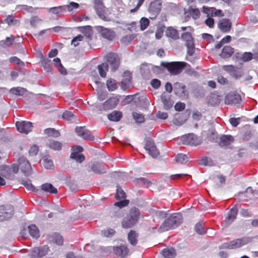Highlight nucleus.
<instances>
[{"label": "nucleus", "instance_id": "nucleus-50", "mask_svg": "<svg viewBox=\"0 0 258 258\" xmlns=\"http://www.w3.org/2000/svg\"><path fill=\"white\" fill-rule=\"evenodd\" d=\"M135 38V36L134 34L126 35L123 36L120 40L122 44L127 45L131 42V41Z\"/></svg>", "mask_w": 258, "mask_h": 258}, {"label": "nucleus", "instance_id": "nucleus-49", "mask_svg": "<svg viewBox=\"0 0 258 258\" xmlns=\"http://www.w3.org/2000/svg\"><path fill=\"white\" fill-rule=\"evenodd\" d=\"M5 22L9 26L15 25L19 22V21L15 19L13 16L9 15L5 19Z\"/></svg>", "mask_w": 258, "mask_h": 258}, {"label": "nucleus", "instance_id": "nucleus-13", "mask_svg": "<svg viewBox=\"0 0 258 258\" xmlns=\"http://www.w3.org/2000/svg\"><path fill=\"white\" fill-rule=\"evenodd\" d=\"M48 250V247L44 245L42 247L33 248L29 254L30 258H40L45 255Z\"/></svg>", "mask_w": 258, "mask_h": 258}, {"label": "nucleus", "instance_id": "nucleus-55", "mask_svg": "<svg viewBox=\"0 0 258 258\" xmlns=\"http://www.w3.org/2000/svg\"><path fill=\"white\" fill-rule=\"evenodd\" d=\"M200 164L204 166H210L213 165V163L212 159L208 157H204L200 161Z\"/></svg>", "mask_w": 258, "mask_h": 258}, {"label": "nucleus", "instance_id": "nucleus-29", "mask_svg": "<svg viewBox=\"0 0 258 258\" xmlns=\"http://www.w3.org/2000/svg\"><path fill=\"white\" fill-rule=\"evenodd\" d=\"M161 99L164 104V108L165 109H169L172 106V101L171 100L169 96L165 93L162 94L161 96Z\"/></svg>", "mask_w": 258, "mask_h": 258}, {"label": "nucleus", "instance_id": "nucleus-58", "mask_svg": "<svg viewBox=\"0 0 258 258\" xmlns=\"http://www.w3.org/2000/svg\"><path fill=\"white\" fill-rule=\"evenodd\" d=\"M64 7H66L68 9V11L71 12L74 9H78L79 7V5L75 2H71L70 4L68 5L64 6Z\"/></svg>", "mask_w": 258, "mask_h": 258}, {"label": "nucleus", "instance_id": "nucleus-5", "mask_svg": "<svg viewBox=\"0 0 258 258\" xmlns=\"http://www.w3.org/2000/svg\"><path fill=\"white\" fill-rule=\"evenodd\" d=\"M233 59L236 61H242L243 62H246L252 60L257 62L258 61V49L253 50L252 52H236L233 55Z\"/></svg>", "mask_w": 258, "mask_h": 258}, {"label": "nucleus", "instance_id": "nucleus-37", "mask_svg": "<svg viewBox=\"0 0 258 258\" xmlns=\"http://www.w3.org/2000/svg\"><path fill=\"white\" fill-rule=\"evenodd\" d=\"M162 254L165 258H173L176 254L175 250L173 248L164 249L162 250Z\"/></svg>", "mask_w": 258, "mask_h": 258}, {"label": "nucleus", "instance_id": "nucleus-53", "mask_svg": "<svg viewBox=\"0 0 258 258\" xmlns=\"http://www.w3.org/2000/svg\"><path fill=\"white\" fill-rule=\"evenodd\" d=\"M100 76L102 78H105L106 72L108 70V66H98Z\"/></svg>", "mask_w": 258, "mask_h": 258}, {"label": "nucleus", "instance_id": "nucleus-59", "mask_svg": "<svg viewBox=\"0 0 258 258\" xmlns=\"http://www.w3.org/2000/svg\"><path fill=\"white\" fill-rule=\"evenodd\" d=\"M39 56L40 59V62L42 64H49L51 60L45 57L41 51L39 52Z\"/></svg>", "mask_w": 258, "mask_h": 258}, {"label": "nucleus", "instance_id": "nucleus-17", "mask_svg": "<svg viewBox=\"0 0 258 258\" xmlns=\"http://www.w3.org/2000/svg\"><path fill=\"white\" fill-rule=\"evenodd\" d=\"M120 60L118 55L113 52H109L104 57L106 64H119Z\"/></svg>", "mask_w": 258, "mask_h": 258}, {"label": "nucleus", "instance_id": "nucleus-6", "mask_svg": "<svg viewBox=\"0 0 258 258\" xmlns=\"http://www.w3.org/2000/svg\"><path fill=\"white\" fill-rule=\"evenodd\" d=\"M252 240L250 237H243L233 240L229 242L223 243L220 246V249H235L241 247Z\"/></svg>", "mask_w": 258, "mask_h": 258}, {"label": "nucleus", "instance_id": "nucleus-45", "mask_svg": "<svg viewBox=\"0 0 258 258\" xmlns=\"http://www.w3.org/2000/svg\"><path fill=\"white\" fill-rule=\"evenodd\" d=\"M21 183L23 184L28 189L31 190L34 192L38 191V189L35 188L31 183L30 180H22Z\"/></svg>", "mask_w": 258, "mask_h": 258}, {"label": "nucleus", "instance_id": "nucleus-8", "mask_svg": "<svg viewBox=\"0 0 258 258\" xmlns=\"http://www.w3.org/2000/svg\"><path fill=\"white\" fill-rule=\"evenodd\" d=\"M14 213V208L11 206H0V222L11 219Z\"/></svg>", "mask_w": 258, "mask_h": 258}, {"label": "nucleus", "instance_id": "nucleus-39", "mask_svg": "<svg viewBox=\"0 0 258 258\" xmlns=\"http://www.w3.org/2000/svg\"><path fill=\"white\" fill-rule=\"evenodd\" d=\"M28 230L31 236L34 238L39 237V230L35 225H31L28 227Z\"/></svg>", "mask_w": 258, "mask_h": 258}, {"label": "nucleus", "instance_id": "nucleus-14", "mask_svg": "<svg viewBox=\"0 0 258 258\" xmlns=\"http://www.w3.org/2000/svg\"><path fill=\"white\" fill-rule=\"evenodd\" d=\"M75 132L78 136L84 139L90 141L95 140L94 137L91 135L90 132L85 126H77L75 128Z\"/></svg>", "mask_w": 258, "mask_h": 258}, {"label": "nucleus", "instance_id": "nucleus-3", "mask_svg": "<svg viewBox=\"0 0 258 258\" xmlns=\"http://www.w3.org/2000/svg\"><path fill=\"white\" fill-rule=\"evenodd\" d=\"M186 66H154L152 70L154 73L157 75H165L166 72L170 73L172 75H176L180 74Z\"/></svg>", "mask_w": 258, "mask_h": 258}, {"label": "nucleus", "instance_id": "nucleus-2", "mask_svg": "<svg viewBox=\"0 0 258 258\" xmlns=\"http://www.w3.org/2000/svg\"><path fill=\"white\" fill-rule=\"evenodd\" d=\"M182 222V216L180 213L171 215L161 225L158 231L163 232L177 227Z\"/></svg>", "mask_w": 258, "mask_h": 258}, {"label": "nucleus", "instance_id": "nucleus-1", "mask_svg": "<svg viewBox=\"0 0 258 258\" xmlns=\"http://www.w3.org/2000/svg\"><path fill=\"white\" fill-rule=\"evenodd\" d=\"M181 30L185 31L181 35V39L184 42L187 47V56L186 58L191 63L195 62L196 57L193 56L195 51L194 39L192 34L195 31L194 28L190 26L181 27Z\"/></svg>", "mask_w": 258, "mask_h": 258}, {"label": "nucleus", "instance_id": "nucleus-61", "mask_svg": "<svg viewBox=\"0 0 258 258\" xmlns=\"http://www.w3.org/2000/svg\"><path fill=\"white\" fill-rule=\"evenodd\" d=\"M83 38L84 37L82 35H78L72 39L71 44L73 45L74 46H77L79 45L78 42L82 41Z\"/></svg>", "mask_w": 258, "mask_h": 258}, {"label": "nucleus", "instance_id": "nucleus-48", "mask_svg": "<svg viewBox=\"0 0 258 258\" xmlns=\"http://www.w3.org/2000/svg\"><path fill=\"white\" fill-rule=\"evenodd\" d=\"M150 23V21L148 19L143 17L140 21V29L143 31L147 28Z\"/></svg>", "mask_w": 258, "mask_h": 258}, {"label": "nucleus", "instance_id": "nucleus-42", "mask_svg": "<svg viewBox=\"0 0 258 258\" xmlns=\"http://www.w3.org/2000/svg\"><path fill=\"white\" fill-rule=\"evenodd\" d=\"M174 160L177 163L183 164L188 161V158L185 154H178Z\"/></svg>", "mask_w": 258, "mask_h": 258}, {"label": "nucleus", "instance_id": "nucleus-40", "mask_svg": "<svg viewBox=\"0 0 258 258\" xmlns=\"http://www.w3.org/2000/svg\"><path fill=\"white\" fill-rule=\"evenodd\" d=\"M44 133L48 136L54 138L58 137L60 135L59 132L53 128H46L44 130Z\"/></svg>", "mask_w": 258, "mask_h": 258}, {"label": "nucleus", "instance_id": "nucleus-46", "mask_svg": "<svg viewBox=\"0 0 258 258\" xmlns=\"http://www.w3.org/2000/svg\"><path fill=\"white\" fill-rule=\"evenodd\" d=\"M188 13L195 20L198 19L200 16V12L197 8H192L190 7L188 9Z\"/></svg>", "mask_w": 258, "mask_h": 258}, {"label": "nucleus", "instance_id": "nucleus-33", "mask_svg": "<svg viewBox=\"0 0 258 258\" xmlns=\"http://www.w3.org/2000/svg\"><path fill=\"white\" fill-rule=\"evenodd\" d=\"M138 233L134 230H131L128 233L127 238L129 242L132 245H136L138 243Z\"/></svg>", "mask_w": 258, "mask_h": 258}, {"label": "nucleus", "instance_id": "nucleus-60", "mask_svg": "<svg viewBox=\"0 0 258 258\" xmlns=\"http://www.w3.org/2000/svg\"><path fill=\"white\" fill-rule=\"evenodd\" d=\"M21 8L25 11L26 12L30 13H35V11L36 10H37L38 8H33L31 6H28L27 5H22L21 6Z\"/></svg>", "mask_w": 258, "mask_h": 258}, {"label": "nucleus", "instance_id": "nucleus-21", "mask_svg": "<svg viewBox=\"0 0 258 258\" xmlns=\"http://www.w3.org/2000/svg\"><path fill=\"white\" fill-rule=\"evenodd\" d=\"M223 69L236 79L240 78L242 74L241 69L236 66H224Z\"/></svg>", "mask_w": 258, "mask_h": 258}, {"label": "nucleus", "instance_id": "nucleus-34", "mask_svg": "<svg viewBox=\"0 0 258 258\" xmlns=\"http://www.w3.org/2000/svg\"><path fill=\"white\" fill-rule=\"evenodd\" d=\"M15 39V37L13 35L7 37L5 40L0 41V46L2 47H6L11 46Z\"/></svg>", "mask_w": 258, "mask_h": 258}, {"label": "nucleus", "instance_id": "nucleus-22", "mask_svg": "<svg viewBox=\"0 0 258 258\" xmlns=\"http://www.w3.org/2000/svg\"><path fill=\"white\" fill-rule=\"evenodd\" d=\"M132 74L130 71H125L122 75V80L121 82V88L125 90L129 87L131 83Z\"/></svg>", "mask_w": 258, "mask_h": 258}, {"label": "nucleus", "instance_id": "nucleus-30", "mask_svg": "<svg viewBox=\"0 0 258 258\" xmlns=\"http://www.w3.org/2000/svg\"><path fill=\"white\" fill-rule=\"evenodd\" d=\"M40 188L42 191L49 194H56L57 192V189L51 183L42 184Z\"/></svg>", "mask_w": 258, "mask_h": 258}, {"label": "nucleus", "instance_id": "nucleus-31", "mask_svg": "<svg viewBox=\"0 0 258 258\" xmlns=\"http://www.w3.org/2000/svg\"><path fill=\"white\" fill-rule=\"evenodd\" d=\"M113 249L115 254L118 256H125L128 253V249L124 245L114 247Z\"/></svg>", "mask_w": 258, "mask_h": 258}, {"label": "nucleus", "instance_id": "nucleus-64", "mask_svg": "<svg viewBox=\"0 0 258 258\" xmlns=\"http://www.w3.org/2000/svg\"><path fill=\"white\" fill-rule=\"evenodd\" d=\"M129 204V201L127 200H122L118 202H116L114 204V206L118 207L119 208L124 207L128 205Z\"/></svg>", "mask_w": 258, "mask_h": 258}, {"label": "nucleus", "instance_id": "nucleus-27", "mask_svg": "<svg viewBox=\"0 0 258 258\" xmlns=\"http://www.w3.org/2000/svg\"><path fill=\"white\" fill-rule=\"evenodd\" d=\"M234 139L230 135H222L219 139V145L221 147H225L230 145L233 142Z\"/></svg>", "mask_w": 258, "mask_h": 258}, {"label": "nucleus", "instance_id": "nucleus-32", "mask_svg": "<svg viewBox=\"0 0 258 258\" xmlns=\"http://www.w3.org/2000/svg\"><path fill=\"white\" fill-rule=\"evenodd\" d=\"M122 117V113L121 112L114 110L107 115L109 120L112 121H118Z\"/></svg>", "mask_w": 258, "mask_h": 258}, {"label": "nucleus", "instance_id": "nucleus-26", "mask_svg": "<svg viewBox=\"0 0 258 258\" xmlns=\"http://www.w3.org/2000/svg\"><path fill=\"white\" fill-rule=\"evenodd\" d=\"M119 100L116 98H110L106 100L103 104L104 110H109L115 108L118 103Z\"/></svg>", "mask_w": 258, "mask_h": 258}, {"label": "nucleus", "instance_id": "nucleus-44", "mask_svg": "<svg viewBox=\"0 0 258 258\" xmlns=\"http://www.w3.org/2000/svg\"><path fill=\"white\" fill-rule=\"evenodd\" d=\"M48 146L50 148L54 150H59L62 147V144L58 141H50L49 143H48Z\"/></svg>", "mask_w": 258, "mask_h": 258}, {"label": "nucleus", "instance_id": "nucleus-62", "mask_svg": "<svg viewBox=\"0 0 258 258\" xmlns=\"http://www.w3.org/2000/svg\"><path fill=\"white\" fill-rule=\"evenodd\" d=\"M108 93L106 91L99 90L97 92L98 99L100 101L105 100L107 97Z\"/></svg>", "mask_w": 258, "mask_h": 258}, {"label": "nucleus", "instance_id": "nucleus-52", "mask_svg": "<svg viewBox=\"0 0 258 258\" xmlns=\"http://www.w3.org/2000/svg\"><path fill=\"white\" fill-rule=\"evenodd\" d=\"M141 73L143 77L145 78H148L150 76V69L148 68V66H142L140 68Z\"/></svg>", "mask_w": 258, "mask_h": 258}, {"label": "nucleus", "instance_id": "nucleus-9", "mask_svg": "<svg viewBox=\"0 0 258 258\" xmlns=\"http://www.w3.org/2000/svg\"><path fill=\"white\" fill-rule=\"evenodd\" d=\"M180 141L183 145H190L197 146L202 142L201 138L197 137L193 134H189L183 136L180 138Z\"/></svg>", "mask_w": 258, "mask_h": 258}, {"label": "nucleus", "instance_id": "nucleus-20", "mask_svg": "<svg viewBox=\"0 0 258 258\" xmlns=\"http://www.w3.org/2000/svg\"><path fill=\"white\" fill-rule=\"evenodd\" d=\"M162 8V4L159 0H156L150 3L149 12L155 17L159 14Z\"/></svg>", "mask_w": 258, "mask_h": 258}, {"label": "nucleus", "instance_id": "nucleus-18", "mask_svg": "<svg viewBox=\"0 0 258 258\" xmlns=\"http://www.w3.org/2000/svg\"><path fill=\"white\" fill-rule=\"evenodd\" d=\"M105 164L98 162H91L89 165L90 168L89 171H92L96 174H103L105 173Z\"/></svg>", "mask_w": 258, "mask_h": 258}, {"label": "nucleus", "instance_id": "nucleus-54", "mask_svg": "<svg viewBox=\"0 0 258 258\" xmlns=\"http://www.w3.org/2000/svg\"><path fill=\"white\" fill-rule=\"evenodd\" d=\"M165 26L161 25L157 27V29L155 32V37L157 39H161L163 35L164 31Z\"/></svg>", "mask_w": 258, "mask_h": 258}, {"label": "nucleus", "instance_id": "nucleus-38", "mask_svg": "<svg viewBox=\"0 0 258 258\" xmlns=\"http://www.w3.org/2000/svg\"><path fill=\"white\" fill-rule=\"evenodd\" d=\"M106 86L109 91H113L117 88V85L115 80L110 79L106 82Z\"/></svg>", "mask_w": 258, "mask_h": 258}, {"label": "nucleus", "instance_id": "nucleus-19", "mask_svg": "<svg viewBox=\"0 0 258 258\" xmlns=\"http://www.w3.org/2000/svg\"><path fill=\"white\" fill-rule=\"evenodd\" d=\"M174 91L176 95L182 98H186L188 93L186 91V87L181 83L177 82L174 84Z\"/></svg>", "mask_w": 258, "mask_h": 258}, {"label": "nucleus", "instance_id": "nucleus-23", "mask_svg": "<svg viewBox=\"0 0 258 258\" xmlns=\"http://www.w3.org/2000/svg\"><path fill=\"white\" fill-rule=\"evenodd\" d=\"M234 53V49L229 45L224 46L222 49L221 53L219 54L221 58L223 59H227L230 58Z\"/></svg>", "mask_w": 258, "mask_h": 258}, {"label": "nucleus", "instance_id": "nucleus-4", "mask_svg": "<svg viewBox=\"0 0 258 258\" xmlns=\"http://www.w3.org/2000/svg\"><path fill=\"white\" fill-rule=\"evenodd\" d=\"M139 216V211L135 208H132L129 213L123 219L121 225L124 228H130L137 223Z\"/></svg>", "mask_w": 258, "mask_h": 258}, {"label": "nucleus", "instance_id": "nucleus-7", "mask_svg": "<svg viewBox=\"0 0 258 258\" xmlns=\"http://www.w3.org/2000/svg\"><path fill=\"white\" fill-rule=\"evenodd\" d=\"M94 9L98 16L102 20L106 22L111 20L110 13L104 6L102 0H94Z\"/></svg>", "mask_w": 258, "mask_h": 258}, {"label": "nucleus", "instance_id": "nucleus-25", "mask_svg": "<svg viewBox=\"0 0 258 258\" xmlns=\"http://www.w3.org/2000/svg\"><path fill=\"white\" fill-rule=\"evenodd\" d=\"M231 22L228 19L221 20L219 24V28L223 32H229L231 28Z\"/></svg>", "mask_w": 258, "mask_h": 258}, {"label": "nucleus", "instance_id": "nucleus-10", "mask_svg": "<svg viewBox=\"0 0 258 258\" xmlns=\"http://www.w3.org/2000/svg\"><path fill=\"white\" fill-rule=\"evenodd\" d=\"M18 161L22 172L26 176L30 175L32 172V169L27 159L24 156H21L18 159Z\"/></svg>", "mask_w": 258, "mask_h": 258}, {"label": "nucleus", "instance_id": "nucleus-12", "mask_svg": "<svg viewBox=\"0 0 258 258\" xmlns=\"http://www.w3.org/2000/svg\"><path fill=\"white\" fill-rule=\"evenodd\" d=\"M16 126L19 132L26 134L31 132L33 127L32 123L30 121H17Z\"/></svg>", "mask_w": 258, "mask_h": 258}, {"label": "nucleus", "instance_id": "nucleus-11", "mask_svg": "<svg viewBox=\"0 0 258 258\" xmlns=\"http://www.w3.org/2000/svg\"><path fill=\"white\" fill-rule=\"evenodd\" d=\"M95 29L103 38L108 40H112L115 37V32L111 29L101 26H95Z\"/></svg>", "mask_w": 258, "mask_h": 258}, {"label": "nucleus", "instance_id": "nucleus-28", "mask_svg": "<svg viewBox=\"0 0 258 258\" xmlns=\"http://www.w3.org/2000/svg\"><path fill=\"white\" fill-rule=\"evenodd\" d=\"M238 212V209L236 206L233 207L228 213V216L226 218V222L230 224L236 219Z\"/></svg>", "mask_w": 258, "mask_h": 258}, {"label": "nucleus", "instance_id": "nucleus-56", "mask_svg": "<svg viewBox=\"0 0 258 258\" xmlns=\"http://www.w3.org/2000/svg\"><path fill=\"white\" fill-rule=\"evenodd\" d=\"M168 213L162 211H156L154 213V217L157 219H163L166 217Z\"/></svg>", "mask_w": 258, "mask_h": 258}, {"label": "nucleus", "instance_id": "nucleus-24", "mask_svg": "<svg viewBox=\"0 0 258 258\" xmlns=\"http://www.w3.org/2000/svg\"><path fill=\"white\" fill-rule=\"evenodd\" d=\"M165 32L166 36L172 40H176L179 38L178 31L171 26L168 27Z\"/></svg>", "mask_w": 258, "mask_h": 258}, {"label": "nucleus", "instance_id": "nucleus-35", "mask_svg": "<svg viewBox=\"0 0 258 258\" xmlns=\"http://www.w3.org/2000/svg\"><path fill=\"white\" fill-rule=\"evenodd\" d=\"M10 92L18 96H23L27 92V90L23 87H18L11 88Z\"/></svg>", "mask_w": 258, "mask_h": 258}, {"label": "nucleus", "instance_id": "nucleus-63", "mask_svg": "<svg viewBox=\"0 0 258 258\" xmlns=\"http://www.w3.org/2000/svg\"><path fill=\"white\" fill-rule=\"evenodd\" d=\"M9 62L14 64H24V62L16 56H12L10 57L9 59Z\"/></svg>", "mask_w": 258, "mask_h": 258}, {"label": "nucleus", "instance_id": "nucleus-57", "mask_svg": "<svg viewBox=\"0 0 258 258\" xmlns=\"http://www.w3.org/2000/svg\"><path fill=\"white\" fill-rule=\"evenodd\" d=\"M195 231L198 234L200 235L204 234L206 233L203 225L201 223H198L195 225Z\"/></svg>", "mask_w": 258, "mask_h": 258}, {"label": "nucleus", "instance_id": "nucleus-15", "mask_svg": "<svg viewBox=\"0 0 258 258\" xmlns=\"http://www.w3.org/2000/svg\"><path fill=\"white\" fill-rule=\"evenodd\" d=\"M145 149L153 158H157L159 155L158 150L155 145L154 142L151 139L147 140Z\"/></svg>", "mask_w": 258, "mask_h": 258}, {"label": "nucleus", "instance_id": "nucleus-16", "mask_svg": "<svg viewBox=\"0 0 258 258\" xmlns=\"http://www.w3.org/2000/svg\"><path fill=\"white\" fill-rule=\"evenodd\" d=\"M241 101L240 95L236 92H230L225 99V103L229 105H236Z\"/></svg>", "mask_w": 258, "mask_h": 258}, {"label": "nucleus", "instance_id": "nucleus-47", "mask_svg": "<svg viewBox=\"0 0 258 258\" xmlns=\"http://www.w3.org/2000/svg\"><path fill=\"white\" fill-rule=\"evenodd\" d=\"M70 157L79 163L82 162L85 158L82 154H77L76 153H72Z\"/></svg>", "mask_w": 258, "mask_h": 258}, {"label": "nucleus", "instance_id": "nucleus-43", "mask_svg": "<svg viewBox=\"0 0 258 258\" xmlns=\"http://www.w3.org/2000/svg\"><path fill=\"white\" fill-rule=\"evenodd\" d=\"M132 116L136 122L137 123H142L145 121V118L143 114L134 112L132 113Z\"/></svg>", "mask_w": 258, "mask_h": 258}, {"label": "nucleus", "instance_id": "nucleus-36", "mask_svg": "<svg viewBox=\"0 0 258 258\" xmlns=\"http://www.w3.org/2000/svg\"><path fill=\"white\" fill-rule=\"evenodd\" d=\"M62 117L63 119L70 122H74L76 121L75 115L71 111H66L62 114Z\"/></svg>", "mask_w": 258, "mask_h": 258}, {"label": "nucleus", "instance_id": "nucleus-51", "mask_svg": "<svg viewBox=\"0 0 258 258\" xmlns=\"http://www.w3.org/2000/svg\"><path fill=\"white\" fill-rule=\"evenodd\" d=\"M126 197V194L125 192L122 190V189L117 186V189H116V194L115 195V198L119 200L121 199H124Z\"/></svg>", "mask_w": 258, "mask_h": 258}, {"label": "nucleus", "instance_id": "nucleus-41", "mask_svg": "<svg viewBox=\"0 0 258 258\" xmlns=\"http://www.w3.org/2000/svg\"><path fill=\"white\" fill-rule=\"evenodd\" d=\"M42 163L44 167L47 169H51L53 168L52 161L48 157H44L42 159Z\"/></svg>", "mask_w": 258, "mask_h": 258}]
</instances>
